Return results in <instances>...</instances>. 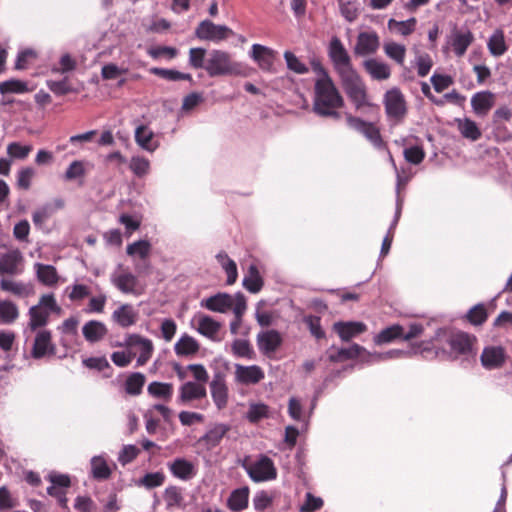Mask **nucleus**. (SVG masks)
<instances>
[{
  "label": "nucleus",
  "instance_id": "obj_57",
  "mask_svg": "<svg viewBox=\"0 0 512 512\" xmlns=\"http://www.w3.org/2000/svg\"><path fill=\"white\" fill-rule=\"evenodd\" d=\"M468 320L474 325H481L487 319V312L482 304L472 307L467 313Z\"/></svg>",
  "mask_w": 512,
  "mask_h": 512
},
{
  "label": "nucleus",
  "instance_id": "obj_11",
  "mask_svg": "<svg viewBox=\"0 0 512 512\" xmlns=\"http://www.w3.org/2000/svg\"><path fill=\"white\" fill-rule=\"evenodd\" d=\"M473 41V33L468 28L454 27L447 38L448 46L457 57H462Z\"/></svg>",
  "mask_w": 512,
  "mask_h": 512
},
{
  "label": "nucleus",
  "instance_id": "obj_3",
  "mask_svg": "<svg viewBox=\"0 0 512 512\" xmlns=\"http://www.w3.org/2000/svg\"><path fill=\"white\" fill-rule=\"evenodd\" d=\"M52 313L61 315L62 308L57 304L53 294H44L40 297L38 303L30 307L28 311V328L31 331H36L46 326Z\"/></svg>",
  "mask_w": 512,
  "mask_h": 512
},
{
  "label": "nucleus",
  "instance_id": "obj_39",
  "mask_svg": "<svg viewBox=\"0 0 512 512\" xmlns=\"http://www.w3.org/2000/svg\"><path fill=\"white\" fill-rule=\"evenodd\" d=\"M403 327L401 325H392L380 331L375 337L374 342L377 345L390 343L397 338H402Z\"/></svg>",
  "mask_w": 512,
  "mask_h": 512
},
{
  "label": "nucleus",
  "instance_id": "obj_23",
  "mask_svg": "<svg viewBox=\"0 0 512 512\" xmlns=\"http://www.w3.org/2000/svg\"><path fill=\"white\" fill-rule=\"evenodd\" d=\"M495 104V95L490 91L477 92L471 98V106L475 114L485 116Z\"/></svg>",
  "mask_w": 512,
  "mask_h": 512
},
{
  "label": "nucleus",
  "instance_id": "obj_16",
  "mask_svg": "<svg viewBox=\"0 0 512 512\" xmlns=\"http://www.w3.org/2000/svg\"><path fill=\"white\" fill-rule=\"evenodd\" d=\"M252 59L258 64L259 68L263 71H274V60L276 52L269 47L253 44L251 50Z\"/></svg>",
  "mask_w": 512,
  "mask_h": 512
},
{
  "label": "nucleus",
  "instance_id": "obj_22",
  "mask_svg": "<svg viewBox=\"0 0 512 512\" xmlns=\"http://www.w3.org/2000/svg\"><path fill=\"white\" fill-rule=\"evenodd\" d=\"M135 142L139 147L148 152H154L159 147L154 132L146 125H139L135 129Z\"/></svg>",
  "mask_w": 512,
  "mask_h": 512
},
{
  "label": "nucleus",
  "instance_id": "obj_38",
  "mask_svg": "<svg viewBox=\"0 0 512 512\" xmlns=\"http://www.w3.org/2000/svg\"><path fill=\"white\" fill-rule=\"evenodd\" d=\"M146 382L145 375L140 372H134L128 375L125 380V391L127 394L136 396L142 392L143 386Z\"/></svg>",
  "mask_w": 512,
  "mask_h": 512
},
{
  "label": "nucleus",
  "instance_id": "obj_33",
  "mask_svg": "<svg viewBox=\"0 0 512 512\" xmlns=\"http://www.w3.org/2000/svg\"><path fill=\"white\" fill-rule=\"evenodd\" d=\"M199 343L189 335H183L174 346L175 353L179 356L196 354L199 351Z\"/></svg>",
  "mask_w": 512,
  "mask_h": 512
},
{
  "label": "nucleus",
  "instance_id": "obj_55",
  "mask_svg": "<svg viewBox=\"0 0 512 512\" xmlns=\"http://www.w3.org/2000/svg\"><path fill=\"white\" fill-rule=\"evenodd\" d=\"M0 287L3 291L11 292L18 296L29 294V290L24 284L9 279H2L0 281Z\"/></svg>",
  "mask_w": 512,
  "mask_h": 512
},
{
  "label": "nucleus",
  "instance_id": "obj_53",
  "mask_svg": "<svg viewBox=\"0 0 512 512\" xmlns=\"http://www.w3.org/2000/svg\"><path fill=\"white\" fill-rule=\"evenodd\" d=\"M417 73L420 77H425L433 66V60L427 53H417L415 57Z\"/></svg>",
  "mask_w": 512,
  "mask_h": 512
},
{
  "label": "nucleus",
  "instance_id": "obj_7",
  "mask_svg": "<svg viewBox=\"0 0 512 512\" xmlns=\"http://www.w3.org/2000/svg\"><path fill=\"white\" fill-rule=\"evenodd\" d=\"M328 55L338 76L354 70L351 58L338 37H333L328 48Z\"/></svg>",
  "mask_w": 512,
  "mask_h": 512
},
{
  "label": "nucleus",
  "instance_id": "obj_18",
  "mask_svg": "<svg viewBox=\"0 0 512 512\" xmlns=\"http://www.w3.org/2000/svg\"><path fill=\"white\" fill-rule=\"evenodd\" d=\"M193 323L196 324V330L201 335L216 340L217 334L221 328V324L212 317L205 314H197L193 318Z\"/></svg>",
  "mask_w": 512,
  "mask_h": 512
},
{
  "label": "nucleus",
  "instance_id": "obj_35",
  "mask_svg": "<svg viewBox=\"0 0 512 512\" xmlns=\"http://www.w3.org/2000/svg\"><path fill=\"white\" fill-rule=\"evenodd\" d=\"M169 468L175 477L183 480L191 478L194 474L193 464L182 458L175 459L169 464Z\"/></svg>",
  "mask_w": 512,
  "mask_h": 512
},
{
  "label": "nucleus",
  "instance_id": "obj_63",
  "mask_svg": "<svg viewBox=\"0 0 512 512\" xmlns=\"http://www.w3.org/2000/svg\"><path fill=\"white\" fill-rule=\"evenodd\" d=\"M85 169L82 161L75 160L67 168L64 178L68 181L75 180L79 177L84 176Z\"/></svg>",
  "mask_w": 512,
  "mask_h": 512
},
{
  "label": "nucleus",
  "instance_id": "obj_28",
  "mask_svg": "<svg viewBox=\"0 0 512 512\" xmlns=\"http://www.w3.org/2000/svg\"><path fill=\"white\" fill-rule=\"evenodd\" d=\"M250 490L247 486L235 489L231 492L227 507L233 512H240L248 507Z\"/></svg>",
  "mask_w": 512,
  "mask_h": 512
},
{
  "label": "nucleus",
  "instance_id": "obj_51",
  "mask_svg": "<svg viewBox=\"0 0 512 512\" xmlns=\"http://www.w3.org/2000/svg\"><path fill=\"white\" fill-rule=\"evenodd\" d=\"M129 168L137 177H144L150 171V161L143 156H133Z\"/></svg>",
  "mask_w": 512,
  "mask_h": 512
},
{
  "label": "nucleus",
  "instance_id": "obj_24",
  "mask_svg": "<svg viewBox=\"0 0 512 512\" xmlns=\"http://www.w3.org/2000/svg\"><path fill=\"white\" fill-rule=\"evenodd\" d=\"M335 332L342 341L348 342L352 338L366 331L367 326L363 322H336L333 325Z\"/></svg>",
  "mask_w": 512,
  "mask_h": 512
},
{
  "label": "nucleus",
  "instance_id": "obj_37",
  "mask_svg": "<svg viewBox=\"0 0 512 512\" xmlns=\"http://www.w3.org/2000/svg\"><path fill=\"white\" fill-rule=\"evenodd\" d=\"M38 280L47 286H53L58 282V274L54 266L41 263L35 264Z\"/></svg>",
  "mask_w": 512,
  "mask_h": 512
},
{
  "label": "nucleus",
  "instance_id": "obj_10",
  "mask_svg": "<svg viewBox=\"0 0 512 512\" xmlns=\"http://www.w3.org/2000/svg\"><path fill=\"white\" fill-rule=\"evenodd\" d=\"M384 105L387 115L397 120L402 119L407 112L404 95L398 88H392L385 93Z\"/></svg>",
  "mask_w": 512,
  "mask_h": 512
},
{
  "label": "nucleus",
  "instance_id": "obj_45",
  "mask_svg": "<svg viewBox=\"0 0 512 512\" xmlns=\"http://www.w3.org/2000/svg\"><path fill=\"white\" fill-rule=\"evenodd\" d=\"M231 350L234 356L238 358H245L252 360L255 357V352L248 340L236 339L231 345Z\"/></svg>",
  "mask_w": 512,
  "mask_h": 512
},
{
  "label": "nucleus",
  "instance_id": "obj_8",
  "mask_svg": "<svg viewBox=\"0 0 512 512\" xmlns=\"http://www.w3.org/2000/svg\"><path fill=\"white\" fill-rule=\"evenodd\" d=\"M233 31L225 25H216L210 20L202 21L195 30L201 40L219 42L231 36Z\"/></svg>",
  "mask_w": 512,
  "mask_h": 512
},
{
  "label": "nucleus",
  "instance_id": "obj_14",
  "mask_svg": "<svg viewBox=\"0 0 512 512\" xmlns=\"http://www.w3.org/2000/svg\"><path fill=\"white\" fill-rule=\"evenodd\" d=\"M207 391L205 385L193 381L182 384L179 388L178 403L190 404L193 401L206 398Z\"/></svg>",
  "mask_w": 512,
  "mask_h": 512
},
{
  "label": "nucleus",
  "instance_id": "obj_60",
  "mask_svg": "<svg viewBox=\"0 0 512 512\" xmlns=\"http://www.w3.org/2000/svg\"><path fill=\"white\" fill-rule=\"evenodd\" d=\"M375 147H381L383 141L379 129L372 123H368L361 132Z\"/></svg>",
  "mask_w": 512,
  "mask_h": 512
},
{
  "label": "nucleus",
  "instance_id": "obj_49",
  "mask_svg": "<svg viewBox=\"0 0 512 512\" xmlns=\"http://www.w3.org/2000/svg\"><path fill=\"white\" fill-rule=\"evenodd\" d=\"M32 145H23L19 142H11L7 145L6 152L10 159L24 160L32 151Z\"/></svg>",
  "mask_w": 512,
  "mask_h": 512
},
{
  "label": "nucleus",
  "instance_id": "obj_15",
  "mask_svg": "<svg viewBox=\"0 0 512 512\" xmlns=\"http://www.w3.org/2000/svg\"><path fill=\"white\" fill-rule=\"evenodd\" d=\"M55 350L56 348L52 343L51 332L45 329L38 331L31 350L32 357L35 359H40L47 354L54 355Z\"/></svg>",
  "mask_w": 512,
  "mask_h": 512
},
{
  "label": "nucleus",
  "instance_id": "obj_4",
  "mask_svg": "<svg viewBox=\"0 0 512 512\" xmlns=\"http://www.w3.org/2000/svg\"><path fill=\"white\" fill-rule=\"evenodd\" d=\"M339 78L344 92L354 104L356 110L370 105L367 87L355 69L339 75Z\"/></svg>",
  "mask_w": 512,
  "mask_h": 512
},
{
  "label": "nucleus",
  "instance_id": "obj_34",
  "mask_svg": "<svg viewBox=\"0 0 512 512\" xmlns=\"http://www.w3.org/2000/svg\"><path fill=\"white\" fill-rule=\"evenodd\" d=\"M150 396L164 401H169L173 395V385L166 382H151L147 387Z\"/></svg>",
  "mask_w": 512,
  "mask_h": 512
},
{
  "label": "nucleus",
  "instance_id": "obj_21",
  "mask_svg": "<svg viewBox=\"0 0 512 512\" xmlns=\"http://www.w3.org/2000/svg\"><path fill=\"white\" fill-rule=\"evenodd\" d=\"M234 298L227 293H218L201 302V306L213 312L225 313L232 308Z\"/></svg>",
  "mask_w": 512,
  "mask_h": 512
},
{
  "label": "nucleus",
  "instance_id": "obj_25",
  "mask_svg": "<svg viewBox=\"0 0 512 512\" xmlns=\"http://www.w3.org/2000/svg\"><path fill=\"white\" fill-rule=\"evenodd\" d=\"M23 257L18 249H13L0 256V275L19 273V265L22 263Z\"/></svg>",
  "mask_w": 512,
  "mask_h": 512
},
{
  "label": "nucleus",
  "instance_id": "obj_5",
  "mask_svg": "<svg viewBox=\"0 0 512 512\" xmlns=\"http://www.w3.org/2000/svg\"><path fill=\"white\" fill-rule=\"evenodd\" d=\"M205 70L211 77L222 75H245L242 65L231 59V56L222 50H213L205 64Z\"/></svg>",
  "mask_w": 512,
  "mask_h": 512
},
{
  "label": "nucleus",
  "instance_id": "obj_13",
  "mask_svg": "<svg viewBox=\"0 0 512 512\" xmlns=\"http://www.w3.org/2000/svg\"><path fill=\"white\" fill-rule=\"evenodd\" d=\"M234 368L235 381L242 385L258 384L265 377L264 371L257 365L244 366L241 364H235Z\"/></svg>",
  "mask_w": 512,
  "mask_h": 512
},
{
  "label": "nucleus",
  "instance_id": "obj_48",
  "mask_svg": "<svg viewBox=\"0 0 512 512\" xmlns=\"http://www.w3.org/2000/svg\"><path fill=\"white\" fill-rule=\"evenodd\" d=\"M227 431L228 427L226 425L217 424L204 435L203 441H205L209 447H215L220 443Z\"/></svg>",
  "mask_w": 512,
  "mask_h": 512
},
{
  "label": "nucleus",
  "instance_id": "obj_20",
  "mask_svg": "<svg viewBox=\"0 0 512 512\" xmlns=\"http://www.w3.org/2000/svg\"><path fill=\"white\" fill-rule=\"evenodd\" d=\"M281 343V335L276 330L264 331L257 335L258 348L266 355L274 353L280 347Z\"/></svg>",
  "mask_w": 512,
  "mask_h": 512
},
{
  "label": "nucleus",
  "instance_id": "obj_56",
  "mask_svg": "<svg viewBox=\"0 0 512 512\" xmlns=\"http://www.w3.org/2000/svg\"><path fill=\"white\" fill-rule=\"evenodd\" d=\"M284 58L287 64V67L297 73V74H305L308 72V67L302 63L292 52L286 51L284 53Z\"/></svg>",
  "mask_w": 512,
  "mask_h": 512
},
{
  "label": "nucleus",
  "instance_id": "obj_59",
  "mask_svg": "<svg viewBox=\"0 0 512 512\" xmlns=\"http://www.w3.org/2000/svg\"><path fill=\"white\" fill-rule=\"evenodd\" d=\"M403 154L405 160L414 165L420 164L425 157V152L420 146L406 148Z\"/></svg>",
  "mask_w": 512,
  "mask_h": 512
},
{
  "label": "nucleus",
  "instance_id": "obj_54",
  "mask_svg": "<svg viewBox=\"0 0 512 512\" xmlns=\"http://www.w3.org/2000/svg\"><path fill=\"white\" fill-rule=\"evenodd\" d=\"M164 481L165 475L162 472L147 473L139 480V485L152 489L161 486Z\"/></svg>",
  "mask_w": 512,
  "mask_h": 512
},
{
  "label": "nucleus",
  "instance_id": "obj_61",
  "mask_svg": "<svg viewBox=\"0 0 512 512\" xmlns=\"http://www.w3.org/2000/svg\"><path fill=\"white\" fill-rule=\"evenodd\" d=\"M205 54H206V50L204 48H191L189 50L190 66L195 69L205 68V65H204Z\"/></svg>",
  "mask_w": 512,
  "mask_h": 512
},
{
  "label": "nucleus",
  "instance_id": "obj_26",
  "mask_svg": "<svg viewBox=\"0 0 512 512\" xmlns=\"http://www.w3.org/2000/svg\"><path fill=\"white\" fill-rule=\"evenodd\" d=\"M363 67L374 80H387L391 76L390 66L387 63L379 61L375 58L365 60L363 62Z\"/></svg>",
  "mask_w": 512,
  "mask_h": 512
},
{
  "label": "nucleus",
  "instance_id": "obj_58",
  "mask_svg": "<svg viewBox=\"0 0 512 512\" xmlns=\"http://www.w3.org/2000/svg\"><path fill=\"white\" fill-rule=\"evenodd\" d=\"M27 91V84L20 80H8L0 83V92L5 93H24Z\"/></svg>",
  "mask_w": 512,
  "mask_h": 512
},
{
  "label": "nucleus",
  "instance_id": "obj_17",
  "mask_svg": "<svg viewBox=\"0 0 512 512\" xmlns=\"http://www.w3.org/2000/svg\"><path fill=\"white\" fill-rule=\"evenodd\" d=\"M380 46L376 32H361L357 37L354 53L360 56L374 54Z\"/></svg>",
  "mask_w": 512,
  "mask_h": 512
},
{
  "label": "nucleus",
  "instance_id": "obj_32",
  "mask_svg": "<svg viewBox=\"0 0 512 512\" xmlns=\"http://www.w3.org/2000/svg\"><path fill=\"white\" fill-rule=\"evenodd\" d=\"M455 121L457 123V128L459 132L464 138L469 139L471 141H477L478 139L481 138V130L473 120L469 118H464L456 119Z\"/></svg>",
  "mask_w": 512,
  "mask_h": 512
},
{
  "label": "nucleus",
  "instance_id": "obj_29",
  "mask_svg": "<svg viewBox=\"0 0 512 512\" xmlns=\"http://www.w3.org/2000/svg\"><path fill=\"white\" fill-rule=\"evenodd\" d=\"M211 396L218 409L227 405L228 388L221 377H215L210 383Z\"/></svg>",
  "mask_w": 512,
  "mask_h": 512
},
{
  "label": "nucleus",
  "instance_id": "obj_47",
  "mask_svg": "<svg viewBox=\"0 0 512 512\" xmlns=\"http://www.w3.org/2000/svg\"><path fill=\"white\" fill-rule=\"evenodd\" d=\"M151 74H154L156 76H159L163 79L169 80V81H179V80H192V77L190 74L182 73L177 70L173 69H164V68H157L153 67L150 70Z\"/></svg>",
  "mask_w": 512,
  "mask_h": 512
},
{
  "label": "nucleus",
  "instance_id": "obj_44",
  "mask_svg": "<svg viewBox=\"0 0 512 512\" xmlns=\"http://www.w3.org/2000/svg\"><path fill=\"white\" fill-rule=\"evenodd\" d=\"M416 23L417 20L414 17L406 21H397L395 19H390L388 21V28L391 31L398 33L402 36H408L415 30Z\"/></svg>",
  "mask_w": 512,
  "mask_h": 512
},
{
  "label": "nucleus",
  "instance_id": "obj_31",
  "mask_svg": "<svg viewBox=\"0 0 512 512\" xmlns=\"http://www.w3.org/2000/svg\"><path fill=\"white\" fill-rule=\"evenodd\" d=\"M263 279L255 264L249 266L247 275L243 278V286L251 293H258L263 287Z\"/></svg>",
  "mask_w": 512,
  "mask_h": 512
},
{
  "label": "nucleus",
  "instance_id": "obj_62",
  "mask_svg": "<svg viewBox=\"0 0 512 512\" xmlns=\"http://www.w3.org/2000/svg\"><path fill=\"white\" fill-rule=\"evenodd\" d=\"M431 83L436 92L440 93L453 84V78L449 75L433 74Z\"/></svg>",
  "mask_w": 512,
  "mask_h": 512
},
{
  "label": "nucleus",
  "instance_id": "obj_64",
  "mask_svg": "<svg viewBox=\"0 0 512 512\" xmlns=\"http://www.w3.org/2000/svg\"><path fill=\"white\" fill-rule=\"evenodd\" d=\"M305 324L308 326L310 333L317 339H321L325 336L320 324V318L317 316H307L304 318Z\"/></svg>",
  "mask_w": 512,
  "mask_h": 512
},
{
  "label": "nucleus",
  "instance_id": "obj_50",
  "mask_svg": "<svg viewBox=\"0 0 512 512\" xmlns=\"http://www.w3.org/2000/svg\"><path fill=\"white\" fill-rule=\"evenodd\" d=\"M151 252V244L147 240H139L129 244L126 248V253L129 256H138L141 259H146Z\"/></svg>",
  "mask_w": 512,
  "mask_h": 512
},
{
  "label": "nucleus",
  "instance_id": "obj_27",
  "mask_svg": "<svg viewBox=\"0 0 512 512\" xmlns=\"http://www.w3.org/2000/svg\"><path fill=\"white\" fill-rule=\"evenodd\" d=\"M481 363L486 369L500 367L505 360L504 350L501 347H486L481 354Z\"/></svg>",
  "mask_w": 512,
  "mask_h": 512
},
{
  "label": "nucleus",
  "instance_id": "obj_42",
  "mask_svg": "<svg viewBox=\"0 0 512 512\" xmlns=\"http://www.w3.org/2000/svg\"><path fill=\"white\" fill-rule=\"evenodd\" d=\"M383 49L387 57L401 66L404 64L406 56V47L404 45L389 41L384 43Z\"/></svg>",
  "mask_w": 512,
  "mask_h": 512
},
{
  "label": "nucleus",
  "instance_id": "obj_41",
  "mask_svg": "<svg viewBox=\"0 0 512 512\" xmlns=\"http://www.w3.org/2000/svg\"><path fill=\"white\" fill-rule=\"evenodd\" d=\"M218 262L221 264L222 268L225 270L227 274V284L232 285L236 282L238 272L235 261L230 259L225 252H220L216 256Z\"/></svg>",
  "mask_w": 512,
  "mask_h": 512
},
{
  "label": "nucleus",
  "instance_id": "obj_9",
  "mask_svg": "<svg viewBox=\"0 0 512 512\" xmlns=\"http://www.w3.org/2000/svg\"><path fill=\"white\" fill-rule=\"evenodd\" d=\"M111 282L124 294L139 296L144 291V288L139 283L138 278L129 271H122L120 273L114 272L111 275Z\"/></svg>",
  "mask_w": 512,
  "mask_h": 512
},
{
  "label": "nucleus",
  "instance_id": "obj_12",
  "mask_svg": "<svg viewBox=\"0 0 512 512\" xmlns=\"http://www.w3.org/2000/svg\"><path fill=\"white\" fill-rule=\"evenodd\" d=\"M120 346L138 347L140 355L137 358V366L145 365L151 358L154 346L150 339L145 338L139 334H129L125 338V342Z\"/></svg>",
  "mask_w": 512,
  "mask_h": 512
},
{
  "label": "nucleus",
  "instance_id": "obj_46",
  "mask_svg": "<svg viewBox=\"0 0 512 512\" xmlns=\"http://www.w3.org/2000/svg\"><path fill=\"white\" fill-rule=\"evenodd\" d=\"M92 475L95 479L105 480L110 477L111 469L107 462L99 456L93 457L91 460Z\"/></svg>",
  "mask_w": 512,
  "mask_h": 512
},
{
  "label": "nucleus",
  "instance_id": "obj_1",
  "mask_svg": "<svg viewBox=\"0 0 512 512\" xmlns=\"http://www.w3.org/2000/svg\"><path fill=\"white\" fill-rule=\"evenodd\" d=\"M312 67L317 74L314 85L313 111L322 117L339 119L340 113L337 109L344 105L343 97L326 69L319 62H312Z\"/></svg>",
  "mask_w": 512,
  "mask_h": 512
},
{
  "label": "nucleus",
  "instance_id": "obj_36",
  "mask_svg": "<svg viewBox=\"0 0 512 512\" xmlns=\"http://www.w3.org/2000/svg\"><path fill=\"white\" fill-rule=\"evenodd\" d=\"M364 351V347L354 343L348 348H341L338 349L335 353L330 354L329 360L331 362H342L345 360L355 359L359 357Z\"/></svg>",
  "mask_w": 512,
  "mask_h": 512
},
{
  "label": "nucleus",
  "instance_id": "obj_52",
  "mask_svg": "<svg viewBox=\"0 0 512 512\" xmlns=\"http://www.w3.org/2000/svg\"><path fill=\"white\" fill-rule=\"evenodd\" d=\"M35 174V170L32 167L21 168L17 173V187L21 190H29Z\"/></svg>",
  "mask_w": 512,
  "mask_h": 512
},
{
  "label": "nucleus",
  "instance_id": "obj_19",
  "mask_svg": "<svg viewBox=\"0 0 512 512\" xmlns=\"http://www.w3.org/2000/svg\"><path fill=\"white\" fill-rule=\"evenodd\" d=\"M138 311L131 304H121L113 313L112 320L122 328L133 326L138 321Z\"/></svg>",
  "mask_w": 512,
  "mask_h": 512
},
{
  "label": "nucleus",
  "instance_id": "obj_6",
  "mask_svg": "<svg viewBox=\"0 0 512 512\" xmlns=\"http://www.w3.org/2000/svg\"><path fill=\"white\" fill-rule=\"evenodd\" d=\"M241 466L245 469L250 479L256 483L274 480L277 477V470L273 461L265 455H261L253 462L245 459Z\"/></svg>",
  "mask_w": 512,
  "mask_h": 512
},
{
  "label": "nucleus",
  "instance_id": "obj_43",
  "mask_svg": "<svg viewBox=\"0 0 512 512\" xmlns=\"http://www.w3.org/2000/svg\"><path fill=\"white\" fill-rule=\"evenodd\" d=\"M19 317V310L16 304L11 301H0V321L4 324H11Z\"/></svg>",
  "mask_w": 512,
  "mask_h": 512
},
{
  "label": "nucleus",
  "instance_id": "obj_40",
  "mask_svg": "<svg viewBox=\"0 0 512 512\" xmlns=\"http://www.w3.org/2000/svg\"><path fill=\"white\" fill-rule=\"evenodd\" d=\"M488 50L491 55L499 57L507 51L504 34L501 30H496L488 40Z\"/></svg>",
  "mask_w": 512,
  "mask_h": 512
},
{
  "label": "nucleus",
  "instance_id": "obj_30",
  "mask_svg": "<svg viewBox=\"0 0 512 512\" xmlns=\"http://www.w3.org/2000/svg\"><path fill=\"white\" fill-rule=\"evenodd\" d=\"M107 332L105 324L96 320L88 321L82 328L84 338L91 343L102 340Z\"/></svg>",
  "mask_w": 512,
  "mask_h": 512
},
{
  "label": "nucleus",
  "instance_id": "obj_2",
  "mask_svg": "<svg viewBox=\"0 0 512 512\" xmlns=\"http://www.w3.org/2000/svg\"><path fill=\"white\" fill-rule=\"evenodd\" d=\"M434 341L445 343L449 346V354L457 358L459 356H475L476 337L462 331H447L439 329L435 336Z\"/></svg>",
  "mask_w": 512,
  "mask_h": 512
}]
</instances>
